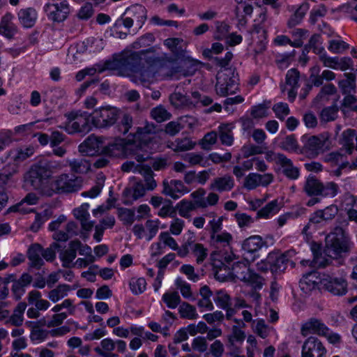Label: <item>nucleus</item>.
Masks as SVG:
<instances>
[{
    "label": "nucleus",
    "instance_id": "nucleus-40",
    "mask_svg": "<svg viewBox=\"0 0 357 357\" xmlns=\"http://www.w3.org/2000/svg\"><path fill=\"white\" fill-rule=\"evenodd\" d=\"M26 324L31 328L30 339L33 344H39L45 340V331L36 326L35 322L29 321Z\"/></svg>",
    "mask_w": 357,
    "mask_h": 357
},
{
    "label": "nucleus",
    "instance_id": "nucleus-32",
    "mask_svg": "<svg viewBox=\"0 0 357 357\" xmlns=\"http://www.w3.org/2000/svg\"><path fill=\"white\" fill-rule=\"evenodd\" d=\"M234 128V122L221 124L219 126L220 138L222 144L227 146L232 144L234 138L231 132Z\"/></svg>",
    "mask_w": 357,
    "mask_h": 357
},
{
    "label": "nucleus",
    "instance_id": "nucleus-63",
    "mask_svg": "<svg viewBox=\"0 0 357 357\" xmlns=\"http://www.w3.org/2000/svg\"><path fill=\"white\" fill-rule=\"evenodd\" d=\"M269 106L259 105L253 107L251 109V115L254 119L265 117L268 114Z\"/></svg>",
    "mask_w": 357,
    "mask_h": 357
},
{
    "label": "nucleus",
    "instance_id": "nucleus-15",
    "mask_svg": "<svg viewBox=\"0 0 357 357\" xmlns=\"http://www.w3.org/2000/svg\"><path fill=\"white\" fill-rule=\"evenodd\" d=\"M322 275V273L317 271H312L303 275L299 282L301 290L305 294H309L317 288L321 289Z\"/></svg>",
    "mask_w": 357,
    "mask_h": 357
},
{
    "label": "nucleus",
    "instance_id": "nucleus-16",
    "mask_svg": "<svg viewBox=\"0 0 357 357\" xmlns=\"http://www.w3.org/2000/svg\"><path fill=\"white\" fill-rule=\"evenodd\" d=\"M273 181V176L271 174L250 173L245 178L243 186L248 190H253L258 186H267Z\"/></svg>",
    "mask_w": 357,
    "mask_h": 357
},
{
    "label": "nucleus",
    "instance_id": "nucleus-8",
    "mask_svg": "<svg viewBox=\"0 0 357 357\" xmlns=\"http://www.w3.org/2000/svg\"><path fill=\"white\" fill-rule=\"evenodd\" d=\"M146 20V10L142 5H133L128 8L124 13L122 23L129 29L134 24L137 29H141Z\"/></svg>",
    "mask_w": 357,
    "mask_h": 357
},
{
    "label": "nucleus",
    "instance_id": "nucleus-42",
    "mask_svg": "<svg viewBox=\"0 0 357 357\" xmlns=\"http://www.w3.org/2000/svg\"><path fill=\"white\" fill-rule=\"evenodd\" d=\"M162 301L167 307L175 309L180 303V296L177 291L169 290L163 294Z\"/></svg>",
    "mask_w": 357,
    "mask_h": 357
},
{
    "label": "nucleus",
    "instance_id": "nucleus-29",
    "mask_svg": "<svg viewBox=\"0 0 357 357\" xmlns=\"http://www.w3.org/2000/svg\"><path fill=\"white\" fill-rule=\"evenodd\" d=\"M13 15L10 13H6L1 19V35L8 39L14 37L17 33V26L13 22Z\"/></svg>",
    "mask_w": 357,
    "mask_h": 357
},
{
    "label": "nucleus",
    "instance_id": "nucleus-51",
    "mask_svg": "<svg viewBox=\"0 0 357 357\" xmlns=\"http://www.w3.org/2000/svg\"><path fill=\"white\" fill-rule=\"evenodd\" d=\"M178 311L183 318L195 319L198 317L195 308L188 303H183L180 305Z\"/></svg>",
    "mask_w": 357,
    "mask_h": 357
},
{
    "label": "nucleus",
    "instance_id": "nucleus-25",
    "mask_svg": "<svg viewBox=\"0 0 357 357\" xmlns=\"http://www.w3.org/2000/svg\"><path fill=\"white\" fill-rule=\"evenodd\" d=\"M17 16L20 24L25 28L32 27L38 19V13L36 10L32 8H26L20 10Z\"/></svg>",
    "mask_w": 357,
    "mask_h": 357
},
{
    "label": "nucleus",
    "instance_id": "nucleus-17",
    "mask_svg": "<svg viewBox=\"0 0 357 357\" xmlns=\"http://www.w3.org/2000/svg\"><path fill=\"white\" fill-rule=\"evenodd\" d=\"M327 330L328 327L321 320L312 318L302 325L301 334L304 337L313 334L323 336Z\"/></svg>",
    "mask_w": 357,
    "mask_h": 357
},
{
    "label": "nucleus",
    "instance_id": "nucleus-14",
    "mask_svg": "<svg viewBox=\"0 0 357 357\" xmlns=\"http://www.w3.org/2000/svg\"><path fill=\"white\" fill-rule=\"evenodd\" d=\"M321 289L337 296L343 295L347 292V284L343 278H337L323 273Z\"/></svg>",
    "mask_w": 357,
    "mask_h": 357
},
{
    "label": "nucleus",
    "instance_id": "nucleus-30",
    "mask_svg": "<svg viewBox=\"0 0 357 357\" xmlns=\"http://www.w3.org/2000/svg\"><path fill=\"white\" fill-rule=\"evenodd\" d=\"M88 208V205L83 204L73 210L74 216L80 220L82 228L86 231L91 230L93 227V222L88 220L89 218Z\"/></svg>",
    "mask_w": 357,
    "mask_h": 357
},
{
    "label": "nucleus",
    "instance_id": "nucleus-18",
    "mask_svg": "<svg viewBox=\"0 0 357 357\" xmlns=\"http://www.w3.org/2000/svg\"><path fill=\"white\" fill-rule=\"evenodd\" d=\"M283 206V197L273 199L257 211L256 218L257 219H269L277 214Z\"/></svg>",
    "mask_w": 357,
    "mask_h": 357
},
{
    "label": "nucleus",
    "instance_id": "nucleus-52",
    "mask_svg": "<svg viewBox=\"0 0 357 357\" xmlns=\"http://www.w3.org/2000/svg\"><path fill=\"white\" fill-rule=\"evenodd\" d=\"M217 134L215 132H211L204 135L203 139L199 142V145L203 149L209 150L213 145L216 143Z\"/></svg>",
    "mask_w": 357,
    "mask_h": 357
},
{
    "label": "nucleus",
    "instance_id": "nucleus-61",
    "mask_svg": "<svg viewBox=\"0 0 357 357\" xmlns=\"http://www.w3.org/2000/svg\"><path fill=\"white\" fill-rule=\"evenodd\" d=\"M52 211L50 210H45L43 214L38 213L36 215L35 222L32 225V229L36 231L39 227L47 221L49 218L52 215Z\"/></svg>",
    "mask_w": 357,
    "mask_h": 357
},
{
    "label": "nucleus",
    "instance_id": "nucleus-12",
    "mask_svg": "<svg viewBox=\"0 0 357 357\" xmlns=\"http://www.w3.org/2000/svg\"><path fill=\"white\" fill-rule=\"evenodd\" d=\"M122 170L126 172H138L142 174L148 190H153L157 184L153 176V172L149 167L136 165L134 162L127 161L122 165Z\"/></svg>",
    "mask_w": 357,
    "mask_h": 357
},
{
    "label": "nucleus",
    "instance_id": "nucleus-3",
    "mask_svg": "<svg viewBox=\"0 0 357 357\" xmlns=\"http://www.w3.org/2000/svg\"><path fill=\"white\" fill-rule=\"evenodd\" d=\"M266 246V241L259 235L251 236L245 238L241 243V252L245 262H234L231 270L227 264L217 259L218 254L213 253L211 259L213 266L217 268L216 276L218 278L222 276L236 278L248 282L255 289H261L263 286V279L252 272L248 268V264L259 258V250Z\"/></svg>",
    "mask_w": 357,
    "mask_h": 357
},
{
    "label": "nucleus",
    "instance_id": "nucleus-49",
    "mask_svg": "<svg viewBox=\"0 0 357 357\" xmlns=\"http://www.w3.org/2000/svg\"><path fill=\"white\" fill-rule=\"evenodd\" d=\"M160 221L158 219L155 220H150L146 222V227L149 230V234H147L146 240L148 241H151L157 234L159 228H160ZM160 228L165 229L166 228L165 225H162Z\"/></svg>",
    "mask_w": 357,
    "mask_h": 357
},
{
    "label": "nucleus",
    "instance_id": "nucleus-34",
    "mask_svg": "<svg viewBox=\"0 0 357 357\" xmlns=\"http://www.w3.org/2000/svg\"><path fill=\"white\" fill-rule=\"evenodd\" d=\"M356 137L354 130L348 129L343 132L340 144L342 146L346 154H351L354 149V139Z\"/></svg>",
    "mask_w": 357,
    "mask_h": 357
},
{
    "label": "nucleus",
    "instance_id": "nucleus-56",
    "mask_svg": "<svg viewBox=\"0 0 357 357\" xmlns=\"http://www.w3.org/2000/svg\"><path fill=\"white\" fill-rule=\"evenodd\" d=\"M151 116L158 122H162L169 119V113L161 106L153 109Z\"/></svg>",
    "mask_w": 357,
    "mask_h": 357
},
{
    "label": "nucleus",
    "instance_id": "nucleus-64",
    "mask_svg": "<svg viewBox=\"0 0 357 357\" xmlns=\"http://www.w3.org/2000/svg\"><path fill=\"white\" fill-rule=\"evenodd\" d=\"M175 285L180 289V291L184 298H188L191 296L190 285L182 279L180 278H176L175 280Z\"/></svg>",
    "mask_w": 357,
    "mask_h": 357
},
{
    "label": "nucleus",
    "instance_id": "nucleus-9",
    "mask_svg": "<svg viewBox=\"0 0 357 357\" xmlns=\"http://www.w3.org/2000/svg\"><path fill=\"white\" fill-rule=\"evenodd\" d=\"M44 10L49 20L58 22L63 21L69 13L66 0H48L44 6Z\"/></svg>",
    "mask_w": 357,
    "mask_h": 357
},
{
    "label": "nucleus",
    "instance_id": "nucleus-55",
    "mask_svg": "<svg viewBox=\"0 0 357 357\" xmlns=\"http://www.w3.org/2000/svg\"><path fill=\"white\" fill-rule=\"evenodd\" d=\"M243 158H249L250 156L261 154L264 151L261 147L254 144H246L241 149Z\"/></svg>",
    "mask_w": 357,
    "mask_h": 357
},
{
    "label": "nucleus",
    "instance_id": "nucleus-4",
    "mask_svg": "<svg viewBox=\"0 0 357 357\" xmlns=\"http://www.w3.org/2000/svg\"><path fill=\"white\" fill-rule=\"evenodd\" d=\"M65 167L64 161L50 160L43 158L33 165L26 175V181L43 193L50 196L53 192H71L79 189L77 178L61 174L56 179L51 178L52 174Z\"/></svg>",
    "mask_w": 357,
    "mask_h": 357
},
{
    "label": "nucleus",
    "instance_id": "nucleus-59",
    "mask_svg": "<svg viewBox=\"0 0 357 357\" xmlns=\"http://www.w3.org/2000/svg\"><path fill=\"white\" fill-rule=\"evenodd\" d=\"M273 109L276 116L280 119H284L289 114L288 105L284 102H278L275 104Z\"/></svg>",
    "mask_w": 357,
    "mask_h": 357
},
{
    "label": "nucleus",
    "instance_id": "nucleus-2",
    "mask_svg": "<svg viewBox=\"0 0 357 357\" xmlns=\"http://www.w3.org/2000/svg\"><path fill=\"white\" fill-rule=\"evenodd\" d=\"M149 54L150 52H147L146 55L143 54L137 65H132L128 61L123 62L119 61L107 62L103 67L96 66L83 69L77 73L76 79L77 81H82L86 75H93L96 73H100L113 67H123L125 70H129L131 73V80L137 84L143 86H148L155 80L173 76V73L167 72L171 66V61H164L153 57Z\"/></svg>",
    "mask_w": 357,
    "mask_h": 357
},
{
    "label": "nucleus",
    "instance_id": "nucleus-27",
    "mask_svg": "<svg viewBox=\"0 0 357 357\" xmlns=\"http://www.w3.org/2000/svg\"><path fill=\"white\" fill-rule=\"evenodd\" d=\"M251 35L253 38L256 35L259 38L257 45L254 48L255 55L256 56L262 53L266 48V32L261 25H255L251 31Z\"/></svg>",
    "mask_w": 357,
    "mask_h": 357
},
{
    "label": "nucleus",
    "instance_id": "nucleus-45",
    "mask_svg": "<svg viewBox=\"0 0 357 357\" xmlns=\"http://www.w3.org/2000/svg\"><path fill=\"white\" fill-rule=\"evenodd\" d=\"M70 290V286L67 284H62L57 287L56 289H52L48 294V298L54 303L59 301L63 298L66 297L69 291Z\"/></svg>",
    "mask_w": 357,
    "mask_h": 357
},
{
    "label": "nucleus",
    "instance_id": "nucleus-28",
    "mask_svg": "<svg viewBox=\"0 0 357 357\" xmlns=\"http://www.w3.org/2000/svg\"><path fill=\"white\" fill-rule=\"evenodd\" d=\"M112 333L122 338H127L130 335L136 336H142L144 333V327L137 325H132L130 327L117 326L113 328Z\"/></svg>",
    "mask_w": 357,
    "mask_h": 357
},
{
    "label": "nucleus",
    "instance_id": "nucleus-60",
    "mask_svg": "<svg viewBox=\"0 0 357 357\" xmlns=\"http://www.w3.org/2000/svg\"><path fill=\"white\" fill-rule=\"evenodd\" d=\"M219 200V196L213 192H211L204 199L197 200L198 207H207L208 206H213L218 203Z\"/></svg>",
    "mask_w": 357,
    "mask_h": 357
},
{
    "label": "nucleus",
    "instance_id": "nucleus-46",
    "mask_svg": "<svg viewBox=\"0 0 357 357\" xmlns=\"http://www.w3.org/2000/svg\"><path fill=\"white\" fill-rule=\"evenodd\" d=\"M322 185L318 180L309 176L305 186V192L310 195H321Z\"/></svg>",
    "mask_w": 357,
    "mask_h": 357
},
{
    "label": "nucleus",
    "instance_id": "nucleus-13",
    "mask_svg": "<svg viewBox=\"0 0 357 357\" xmlns=\"http://www.w3.org/2000/svg\"><path fill=\"white\" fill-rule=\"evenodd\" d=\"M326 348L317 338L310 337L304 342L301 357H326Z\"/></svg>",
    "mask_w": 357,
    "mask_h": 357
},
{
    "label": "nucleus",
    "instance_id": "nucleus-38",
    "mask_svg": "<svg viewBox=\"0 0 357 357\" xmlns=\"http://www.w3.org/2000/svg\"><path fill=\"white\" fill-rule=\"evenodd\" d=\"M29 259L32 266L40 267L43 264L42 248L38 244L31 245L28 250Z\"/></svg>",
    "mask_w": 357,
    "mask_h": 357
},
{
    "label": "nucleus",
    "instance_id": "nucleus-24",
    "mask_svg": "<svg viewBox=\"0 0 357 357\" xmlns=\"http://www.w3.org/2000/svg\"><path fill=\"white\" fill-rule=\"evenodd\" d=\"M146 190L141 182H136L132 186L127 188L124 191L126 198V204H132V202L137 200L145 195Z\"/></svg>",
    "mask_w": 357,
    "mask_h": 357
},
{
    "label": "nucleus",
    "instance_id": "nucleus-58",
    "mask_svg": "<svg viewBox=\"0 0 357 357\" xmlns=\"http://www.w3.org/2000/svg\"><path fill=\"white\" fill-rule=\"evenodd\" d=\"M338 192L337 185L333 183L329 182L325 185H322L321 195L324 197H334Z\"/></svg>",
    "mask_w": 357,
    "mask_h": 357
},
{
    "label": "nucleus",
    "instance_id": "nucleus-26",
    "mask_svg": "<svg viewBox=\"0 0 357 357\" xmlns=\"http://www.w3.org/2000/svg\"><path fill=\"white\" fill-rule=\"evenodd\" d=\"M277 164L279 165L282 172L289 178L296 179L299 176V172L296 167L292 165L289 159L284 155H279L277 157Z\"/></svg>",
    "mask_w": 357,
    "mask_h": 357
},
{
    "label": "nucleus",
    "instance_id": "nucleus-62",
    "mask_svg": "<svg viewBox=\"0 0 357 357\" xmlns=\"http://www.w3.org/2000/svg\"><path fill=\"white\" fill-rule=\"evenodd\" d=\"M337 107L335 105L324 109L321 114V119L324 121L334 120L337 116Z\"/></svg>",
    "mask_w": 357,
    "mask_h": 357
},
{
    "label": "nucleus",
    "instance_id": "nucleus-19",
    "mask_svg": "<svg viewBox=\"0 0 357 357\" xmlns=\"http://www.w3.org/2000/svg\"><path fill=\"white\" fill-rule=\"evenodd\" d=\"M188 192L189 190L180 181L174 180L169 183H164L163 192L174 199H178Z\"/></svg>",
    "mask_w": 357,
    "mask_h": 357
},
{
    "label": "nucleus",
    "instance_id": "nucleus-50",
    "mask_svg": "<svg viewBox=\"0 0 357 357\" xmlns=\"http://www.w3.org/2000/svg\"><path fill=\"white\" fill-rule=\"evenodd\" d=\"M191 250L196 257L197 263H202L208 256L207 249L200 243H195L191 246Z\"/></svg>",
    "mask_w": 357,
    "mask_h": 357
},
{
    "label": "nucleus",
    "instance_id": "nucleus-10",
    "mask_svg": "<svg viewBox=\"0 0 357 357\" xmlns=\"http://www.w3.org/2000/svg\"><path fill=\"white\" fill-rule=\"evenodd\" d=\"M301 142L305 150L312 155H317L328 148V137L325 135H303Z\"/></svg>",
    "mask_w": 357,
    "mask_h": 357
},
{
    "label": "nucleus",
    "instance_id": "nucleus-21",
    "mask_svg": "<svg viewBox=\"0 0 357 357\" xmlns=\"http://www.w3.org/2000/svg\"><path fill=\"white\" fill-rule=\"evenodd\" d=\"M324 66L334 70H346L350 66L351 59L347 57L339 59L337 57H331L321 56Z\"/></svg>",
    "mask_w": 357,
    "mask_h": 357
},
{
    "label": "nucleus",
    "instance_id": "nucleus-20",
    "mask_svg": "<svg viewBox=\"0 0 357 357\" xmlns=\"http://www.w3.org/2000/svg\"><path fill=\"white\" fill-rule=\"evenodd\" d=\"M311 250L313 253V260L310 261L309 260L301 261V264L303 266H312L313 267H323L325 266L329 261V259L326 257L325 255L321 251L320 245L313 243L311 245Z\"/></svg>",
    "mask_w": 357,
    "mask_h": 357
},
{
    "label": "nucleus",
    "instance_id": "nucleus-6",
    "mask_svg": "<svg viewBox=\"0 0 357 357\" xmlns=\"http://www.w3.org/2000/svg\"><path fill=\"white\" fill-rule=\"evenodd\" d=\"M91 114L86 112L77 111L66 114V122L61 126L68 133L88 132L91 130Z\"/></svg>",
    "mask_w": 357,
    "mask_h": 357
},
{
    "label": "nucleus",
    "instance_id": "nucleus-1",
    "mask_svg": "<svg viewBox=\"0 0 357 357\" xmlns=\"http://www.w3.org/2000/svg\"><path fill=\"white\" fill-rule=\"evenodd\" d=\"M165 133H155L152 124L138 128L131 139H115L105 144V138L94 135H89L79 145V151L88 156L98 155L109 157H134L138 162L148 159L150 155L160 149L161 136Z\"/></svg>",
    "mask_w": 357,
    "mask_h": 357
},
{
    "label": "nucleus",
    "instance_id": "nucleus-47",
    "mask_svg": "<svg viewBox=\"0 0 357 357\" xmlns=\"http://www.w3.org/2000/svg\"><path fill=\"white\" fill-rule=\"evenodd\" d=\"M183 160L190 163V165H199L202 167L209 165L208 159L200 153H190L183 157Z\"/></svg>",
    "mask_w": 357,
    "mask_h": 357
},
{
    "label": "nucleus",
    "instance_id": "nucleus-43",
    "mask_svg": "<svg viewBox=\"0 0 357 357\" xmlns=\"http://www.w3.org/2000/svg\"><path fill=\"white\" fill-rule=\"evenodd\" d=\"M129 287L133 294H141L146 290V280L144 278L133 277L129 281Z\"/></svg>",
    "mask_w": 357,
    "mask_h": 357
},
{
    "label": "nucleus",
    "instance_id": "nucleus-48",
    "mask_svg": "<svg viewBox=\"0 0 357 357\" xmlns=\"http://www.w3.org/2000/svg\"><path fill=\"white\" fill-rule=\"evenodd\" d=\"M26 307V304L25 303H19L13 314L10 317L8 322L15 326L20 325L23 321V314Z\"/></svg>",
    "mask_w": 357,
    "mask_h": 357
},
{
    "label": "nucleus",
    "instance_id": "nucleus-44",
    "mask_svg": "<svg viewBox=\"0 0 357 357\" xmlns=\"http://www.w3.org/2000/svg\"><path fill=\"white\" fill-rule=\"evenodd\" d=\"M245 338V333L236 326L232 327L231 333L227 337L228 342L231 347H235L237 344H242Z\"/></svg>",
    "mask_w": 357,
    "mask_h": 357
},
{
    "label": "nucleus",
    "instance_id": "nucleus-35",
    "mask_svg": "<svg viewBox=\"0 0 357 357\" xmlns=\"http://www.w3.org/2000/svg\"><path fill=\"white\" fill-rule=\"evenodd\" d=\"M64 165L65 166L69 165L73 172L79 174L87 173L91 169L89 161L84 159L66 160Z\"/></svg>",
    "mask_w": 357,
    "mask_h": 357
},
{
    "label": "nucleus",
    "instance_id": "nucleus-39",
    "mask_svg": "<svg viewBox=\"0 0 357 357\" xmlns=\"http://www.w3.org/2000/svg\"><path fill=\"white\" fill-rule=\"evenodd\" d=\"M310 8V5L307 2L303 3L295 11L293 16L289 19L288 21V26L289 27L294 26L297 24H298L301 20H303V17L305 16V13Z\"/></svg>",
    "mask_w": 357,
    "mask_h": 357
},
{
    "label": "nucleus",
    "instance_id": "nucleus-37",
    "mask_svg": "<svg viewBox=\"0 0 357 357\" xmlns=\"http://www.w3.org/2000/svg\"><path fill=\"white\" fill-rule=\"evenodd\" d=\"M159 241H160L162 245L168 246L173 250H178V255L184 257L186 255V251H183L178 249V243L176 240L172 237L169 233L167 231L161 232L158 236Z\"/></svg>",
    "mask_w": 357,
    "mask_h": 357
},
{
    "label": "nucleus",
    "instance_id": "nucleus-22",
    "mask_svg": "<svg viewBox=\"0 0 357 357\" xmlns=\"http://www.w3.org/2000/svg\"><path fill=\"white\" fill-rule=\"evenodd\" d=\"M234 186V180L229 175L214 178L210 184V189L218 192L230 191Z\"/></svg>",
    "mask_w": 357,
    "mask_h": 357
},
{
    "label": "nucleus",
    "instance_id": "nucleus-11",
    "mask_svg": "<svg viewBox=\"0 0 357 357\" xmlns=\"http://www.w3.org/2000/svg\"><path fill=\"white\" fill-rule=\"evenodd\" d=\"M238 83L234 78L229 77L223 71L219 72L217 75L216 92L221 96L235 93L238 90Z\"/></svg>",
    "mask_w": 357,
    "mask_h": 357
},
{
    "label": "nucleus",
    "instance_id": "nucleus-57",
    "mask_svg": "<svg viewBox=\"0 0 357 357\" xmlns=\"http://www.w3.org/2000/svg\"><path fill=\"white\" fill-rule=\"evenodd\" d=\"M85 43L87 44L86 51L89 52L95 53L103 49V41L101 39H89L84 42L83 45Z\"/></svg>",
    "mask_w": 357,
    "mask_h": 357
},
{
    "label": "nucleus",
    "instance_id": "nucleus-5",
    "mask_svg": "<svg viewBox=\"0 0 357 357\" xmlns=\"http://www.w3.org/2000/svg\"><path fill=\"white\" fill-rule=\"evenodd\" d=\"M350 246L349 238L342 228H335L326 238V252L330 258H335L347 252Z\"/></svg>",
    "mask_w": 357,
    "mask_h": 357
},
{
    "label": "nucleus",
    "instance_id": "nucleus-41",
    "mask_svg": "<svg viewBox=\"0 0 357 357\" xmlns=\"http://www.w3.org/2000/svg\"><path fill=\"white\" fill-rule=\"evenodd\" d=\"M77 225L73 222H69L66 225V232L59 231L54 232L53 238L57 241H66L70 236L76 234Z\"/></svg>",
    "mask_w": 357,
    "mask_h": 357
},
{
    "label": "nucleus",
    "instance_id": "nucleus-54",
    "mask_svg": "<svg viewBox=\"0 0 357 357\" xmlns=\"http://www.w3.org/2000/svg\"><path fill=\"white\" fill-rule=\"evenodd\" d=\"M328 48L333 54H340L348 48V45L340 39L332 40L330 41Z\"/></svg>",
    "mask_w": 357,
    "mask_h": 357
},
{
    "label": "nucleus",
    "instance_id": "nucleus-23",
    "mask_svg": "<svg viewBox=\"0 0 357 357\" xmlns=\"http://www.w3.org/2000/svg\"><path fill=\"white\" fill-rule=\"evenodd\" d=\"M80 246L79 241H71L68 249L61 251L59 253V258L62 261V264L65 267H70L73 261L76 257L77 251Z\"/></svg>",
    "mask_w": 357,
    "mask_h": 357
},
{
    "label": "nucleus",
    "instance_id": "nucleus-33",
    "mask_svg": "<svg viewBox=\"0 0 357 357\" xmlns=\"http://www.w3.org/2000/svg\"><path fill=\"white\" fill-rule=\"evenodd\" d=\"M164 45L174 54L176 59L184 52L185 44L180 38H171L164 41Z\"/></svg>",
    "mask_w": 357,
    "mask_h": 357
},
{
    "label": "nucleus",
    "instance_id": "nucleus-53",
    "mask_svg": "<svg viewBox=\"0 0 357 357\" xmlns=\"http://www.w3.org/2000/svg\"><path fill=\"white\" fill-rule=\"evenodd\" d=\"M119 218L125 225H131L135 220L134 211L121 208L119 210Z\"/></svg>",
    "mask_w": 357,
    "mask_h": 357
},
{
    "label": "nucleus",
    "instance_id": "nucleus-7",
    "mask_svg": "<svg viewBox=\"0 0 357 357\" xmlns=\"http://www.w3.org/2000/svg\"><path fill=\"white\" fill-rule=\"evenodd\" d=\"M91 116V123L94 127L105 128L115 123L118 110L109 105H103L95 109Z\"/></svg>",
    "mask_w": 357,
    "mask_h": 357
},
{
    "label": "nucleus",
    "instance_id": "nucleus-31",
    "mask_svg": "<svg viewBox=\"0 0 357 357\" xmlns=\"http://www.w3.org/2000/svg\"><path fill=\"white\" fill-rule=\"evenodd\" d=\"M273 257H269L268 260L271 264V270L273 273H280L284 272L289 263V259L285 255H280L275 257L273 261Z\"/></svg>",
    "mask_w": 357,
    "mask_h": 357
},
{
    "label": "nucleus",
    "instance_id": "nucleus-36",
    "mask_svg": "<svg viewBox=\"0 0 357 357\" xmlns=\"http://www.w3.org/2000/svg\"><path fill=\"white\" fill-rule=\"evenodd\" d=\"M195 145L196 143L195 142L185 137L177 139L174 142L168 143L167 146L174 151H185L192 149Z\"/></svg>",
    "mask_w": 357,
    "mask_h": 357
}]
</instances>
